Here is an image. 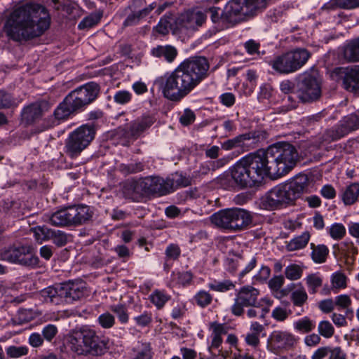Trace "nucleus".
Wrapping results in <instances>:
<instances>
[{
	"label": "nucleus",
	"mask_w": 359,
	"mask_h": 359,
	"mask_svg": "<svg viewBox=\"0 0 359 359\" xmlns=\"http://www.w3.org/2000/svg\"><path fill=\"white\" fill-rule=\"evenodd\" d=\"M339 197L345 205H353L359 198V182H353L346 186L340 191Z\"/></svg>",
	"instance_id": "nucleus-25"
},
{
	"label": "nucleus",
	"mask_w": 359,
	"mask_h": 359,
	"mask_svg": "<svg viewBox=\"0 0 359 359\" xmlns=\"http://www.w3.org/2000/svg\"><path fill=\"white\" fill-rule=\"evenodd\" d=\"M110 310L118 318L121 324H126L129 320L128 309L125 304H116L110 306Z\"/></svg>",
	"instance_id": "nucleus-41"
},
{
	"label": "nucleus",
	"mask_w": 359,
	"mask_h": 359,
	"mask_svg": "<svg viewBox=\"0 0 359 359\" xmlns=\"http://www.w3.org/2000/svg\"><path fill=\"white\" fill-rule=\"evenodd\" d=\"M344 118L351 132L359 128V110L353 114L344 116Z\"/></svg>",
	"instance_id": "nucleus-60"
},
{
	"label": "nucleus",
	"mask_w": 359,
	"mask_h": 359,
	"mask_svg": "<svg viewBox=\"0 0 359 359\" xmlns=\"http://www.w3.org/2000/svg\"><path fill=\"white\" fill-rule=\"evenodd\" d=\"M196 119L194 112L190 109H185L182 115L180 118V123L184 126L192 124Z\"/></svg>",
	"instance_id": "nucleus-59"
},
{
	"label": "nucleus",
	"mask_w": 359,
	"mask_h": 359,
	"mask_svg": "<svg viewBox=\"0 0 359 359\" xmlns=\"http://www.w3.org/2000/svg\"><path fill=\"white\" fill-rule=\"evenodd\" d=\"M51 240L59 247L64 246L68 241L67 234L60 230H52Z\"/></svg>",
	"instance_id": "nucleus-53"
},
{
	"label": "nucleus",
	"mask_w": 359,
	"mask_h": 359,
	"mask_svg": "<svg viewBox=\"0 0 359 359\" xmlns=\"http://www.w3.org/2000/svg\"><path fill=\"white\" fill-rule=\"evenodd\" d=\"M309 240L310 233L308 231H304L288 241L286 244V249L290 252L303 249L306 246Z\"/></svg>",
	"instance_id": "nucleus-31"
},
{
	"label": "nucleus",
	"mask_w": 359,
	"mask_h": 359,
	"mask_svg": "<svg viewBox=\"0 0 359 359\" xmlns=\"http://www.w3.org/2000/svg\"><path fill=\"white\" fill-rule=\"evenodd\" d=\"M168 182L172 186L171 192L180 187H186L189 185L190 180L182 173L175 172L168 177Z\"/></svg>",
	"instance_id": "nucleus-38"
},
{
	"label": "nucleus",
	"mask_w": 359,
	"mask_h": 359,
	"mask_svg": "<svg viewBox=\"0 0 359 359\" xmlns=\"http://www.w3.org/2000/svg\"><path fill=\"white\" fill-rule=\"evenodd\" d=\"M251 139L252 137L249 133L239 135L222 142L221 149L225 151L239 149V152L243 153L250 149L248 142Z\"/></svg>",
	"instance_id": "nucleus-21"
},
{
	"label": "nucleus",
	"mask_w": 359,
	"mask_h": 359,
	"mask_svg": "<svg viewBox=\"0 0 359 359\" xmlns=\"http://www.w3.org/2000/svg\"><path fill=\"white\" fill-rule=\"evenodd\" d=\"M295 339L292 334L287 331L274 330L267 339V349L273 353L278 354L280 350L290 348L294 344Z\"/></svg>",
	"instance_id": "nucleus-18"
},
{
	"label": "nucleus",
	"mask_w": 359,
	"mask_h": 359,
	"mask_svg": "<svg viewBox=\"0 0 359 359\" xmlns=\"http://www.w3.org/2000/svg\"><path fill=\"white\" fill-rule=\"evenodd\" d=\"M280 89L282 93L288 95L287 100L291 102L290 109L295 108L297 102L292 95H296V83L290 80H284L280 83Z\"/></svg>",
	"instance_id": "nucleus-35"
},
{
	"label": "nucleus",
	"mask_w": 359,
	"mask_h": 359,
	"mask_svg": "<svg viewBox=\"0 0 359 359\" xmlns=\"http://www.w3.org/2000/svg\"><path fill=\"white\" fill-rule=\"evenodd\" d=\"M95 133L94 126L90 124H84L75 129L65 140V154L71 158L79 156L94 140Z\"/></svg>",
	"instance_id": "nucleus-10"
},
{
	"label": "nucleus",
	"mask_w": 359,
	"mask_h": 359,
	"mask_svg": "<svg viewBox=\"0 0 359 359\" xmlns=\"http://www.w3.org/2000/svg\"><path fill=\"white\" fill-rule=\"evenodd\" d=\"M208 286L212 291L225 292L233 289L235 287V285L232 281L225 280L223 281L214 280L213 282L208 283Z\"/></svg>",
	"instance_id": "nucleus-45"
},
{
	"label": "nucleus",
	"mask_w": 359,
	"mask_h": 359,
	"mask_svg": "<svg viewBox=\"0 0 359 359\" xmlns=\"http://www.w3.org/2000/svg\"><path fill=\"white\" fill-rule=\"evenodd\" d=\"M304 280L306 282V285L308 287V290H309V292L310 294L316 293L318 289L323 284L322 278L316 273H311V274L308 275L304 278Z\"/></svg>",
	"instance_id": "nucleus-40"
},
{
	"label": "nucleus",
	"mask_w": 359,
	"mask_h": 359,
	"mask_svg": "<svg viewBox=\"0 0 359 359\" xmlns=\"http://www.w3.org/2000/svg\"><path fill=\"white\" fill-rule=\"evenodd\" d=\"M194 303L201 308L208 306L212 302V295L208 291L201 290L193 297Z\"/></svg>",
	"instance_id": "nucleus-39"
},
{
	"label": "nucleus",
	"mask_w": 359,
	"mask_h": 359,
	"mask_svg": "<svg viewBox=\"0 0 359 359\" xmlns=\"http://www.w3.org/2000/svg\"><path fill=\"white\" fill-rule=\"evenodd\" d=\"M132 98V94L128 90H118L114 95V100L118 104H126L128 103Z\"/></svg>",
	"instance_id": "nucleus-57"
},
{
	"label": "nucleus",
	"mask_w": 359,
	"mask_h": 359,
	"mask_svg": "<svg viewBox=\"0 0 359 359\" xmlns=\"http://www.w3.org/2000/svg\"><path fill=\"white\" fill-rule=\"evenodd\" d=\"M76 113L65 98L55 108L53 112V118H50L41 130L52 128L58 125L60 121L67 120L69 116Z\"/></svg>",
	"instance_id": "nucleus-19"
},
{
	"label": "nucleus",
	"mask_w": 359,
	"mask_h": 359,
	"mask_svg": "<svg viewBox=\"0 0 359 359\" xmlns=\"http://www.w3.org/2000/svg\"><path fill=\"white\" fill-rule=\"evenodd\" d=\"M50 23V15L43 6L27 1L7 16L3 30L9 39L27 41L42 35Z\"/></svg>",
	"instance_id": "nucleus-3"
},
{
	"label": "nucleus",
	"mask_w": 359,
	"mask_h": 359,
	"mask_svg": "<svg viewBox=\"0 0 359 359\" xmlns=\"http://www.w3.org/2000/svg\"><path fill=\"white\" fill-rule=\"evenodd\" d=\"M52 230L46 226H37L32 229L34 236L39 243L50 240Z\"/></svg>",
	"instance_id": "nucleus-43"
},
{
	"label": "nucleus",
	"mask_w": 359,
	"mask_h": 359,
	"mask_svg": "<svg viewBox=\"0 0 359 359\" xmlns=\"http://www.w3.org/2000/svg\"><path fill=\"white\" fill-rule=\"evenodd\" d=\"M209 330L211 339L210 348H218L223 341L222 337L227 334V327L223 323L214 321L210 323Z\"/></svg>",
	"instance_id": "nucleus-22"
},
{
	"label": "nucleus",
	"mask_w": 359,
	"mask_h": 359,
	"mask_svg": "<svg viewBox=\"0 0 359 359\" xmlns=\"http://www.w3.org/2000/svg\"><path fill=\"white\" fill-rule=\"evenodd\" d=\"M155 121L154 116L145 115L133 121L129 126L128 134L137 137L145 130L149 128Z\"/></svg>",
	"instance_id": "nucleus-23"
},
{
	"label": "nucleus",
	"mask_w": 359,
	"mask_h": 359,
	"mask_svg": "<svg viewBox=\"0 0 359 359\" xmlns=\"http://www.w3.org/2000/svg\"><path fill=\"white\" fill-rule=\"evenodd\" d=\"M58 332L56 325L48 324L45 325L41 330V335L44 340L51 342Z\"/></svg>",
	"instance_id": "nucleus-52"
},
{
	"label": "nucleus",
	"mask_w": 359,
	"mask_h": 359,
	"mask_svg": "<svg viewBox=\"0 0 359 359\" xmlns=\"http://www.w3.org/2000/svg\"><path fill=\"white\" fill-rule=\"evenodd\" d=\"M343 85L350 92L359 93V67L351 69L346 73Z\"/></svg>",
	"instance_id": "nucleus-28"
},
{
	"label": "nucleus",
	"mask_w": 359,
	"mask_h": 359,
	"mask_svg": "<svg viewBox=\"0 0 359 359\" xmlns=\"http://www.w3.org/2000/svg\"><path fill=\"white\" fill-rule=\"evenodd\" d=\"M294 330L301 334H306L316 327V322L308 316H304L293 323Z\"/></svg>",
	"instance_id": "nucleus-33"
},
{
	"label": "nucleus",
	"mask_w": 359,
	"mask_h": 359,
	"mask_svg": "<svg viewBox=\"0 0 359 359\" xmlns=\"http://www.w3.org/2000/svg\"><path fill=\"white\" fill-rule=\"evenodd\" d=\"M151 314L147 311H144L141 315L134 318L136 324L141 327L147 326L151 322Z\"/></svg>",
	"instance_id": "nucleus-64"
},
{
	"label": "nucleus",
	"mask_w": 359,
	"mask_h": 359,
	"mask_svg": "<svg viewBox=\"0 0 359 359\" xmlns=\"http://www.w3.org/2000/svg\"><path fill=\"white\" fill-rule=\"evenodd\" d=\"M40 294L46 302L55 305L70 304L83 297L87 294V288L83 280H69L46 287Z\"/></svg>",
	"instance_id": "nucleus-6"
},
{
	"label": "nucleus",
	"mask_w": 359,
	"mask_h": 359,
	"mask_svg": "<svg viewBox=\"0 0 359 359\" xmlns=\"http://www.w3.org/2000/svg\"><path fill=\"white\" fill-rule=\"evenodd\" d=\"M341 54L348 62H359V38L345 44Z\"/></svg>",
	"instance_id": "nucleus-29"
},
{
	"label": "nucleus",
	"mask_w": 359,
	"mask_h": 359,
	"mask_svg": "<svg viewBox=\"0 0 359 359\" xmlns=\"http://www.w3.org/2000/svg\"><path fill=\"white\" fill-rule=\"evenodd\" d=\"M170 186L168 177L165 180L159 177H149L142 181L130 184L128 189H132L133 193L127 196L133 201H137L140 196L146 194L163 196L171 193Z\"/></svg>",
	"instance_id": "nucleus-11"
},
{
	"label": "nucleus",
	"mask_w": 359,
	"mask_h": 359,
	"mask_svg": "<svg viewBox=\"0 0 359 359\" xmlns=\"http://www.w3.org/2000/svg\"><path fill=\"white\" fill-rule=\"evenodd\" d=\"M329 233L332 238L338 241L345 236L346 228L341 223H334L330 227Z\"/></svg>",
	"instance_id": "nucleus-49"
},
{
	"label": "nucleus",
	"mask_w": 359,
	"mask_h": 359,
	"mask_svg": "<svg viewBox=\"0 0 359 359\" xmlns=\"http://www.w3.org/2000/svg\"><path fill=\"white\" fill-rule=\"evenodd\" d=\"M99 91L100 88L96 83L89 82L71 91L65 98L74 111L78 112L94 101Z\"/></svg>",
	"instance_id": "nucleus-14"
},
{
	"label": "nucleus",
	"mask_w": 359,
	"mask_h": 359,
	"mask_svg": "<svg viewBox=\"0 0 359 359\" xmlns=\"http://www.w3.org/2000/svg\"><path fill=\"white\" fill-rule=\"evenodd\" d=\"M245 258L241 255H234L233 257H228L225 261V268L227 271L234 273L238 267L243 264Z\"/></svg>",
	"instance_id": "nucleus-46"
},
{
	"label": "nucleus",
	"mask_w": 359,
	"mask_h": 359,
	"mask_svg": "<svg viewBox=\"0 0 359 359\" xmlns=\"http://www.w3.org/2000/svg\"><path fill=\"white\" fill-rule=\"evenodd\" d=\"M120 170L125 175L137 173L144 170V165L141 162L130 163L129 164H121Z\"/></svg>",
	"instance_id": "nucleus-48"
},
{
	"label": "nucleus",
	"mask_w": 359,
	"mask_h": 359,
	"mask_svg": "<svg viewBox=\"0 0 359 359\" xmlns=\"http://www.w3.org/2000/svg\"><path fill=\"white\" fill-rule=\"evenodd\" d=\"M153 356L151 344L145 341H137L130 353V359H152Z\"/></svg>",
	"instance_id": "nucleus-24"
},
{
	"label": "nucleus",
	"mask_w": 359,
	"mask_h": 359,
	"mask_svg": "<svg viewBox=\"0 0 359 359\" xmlns=\"http://www.w3.org/2000/svg\"><path fill=\"white\" fill-rule=\"evenodd\" d=\"M210 64L205 57H193L180 63L173 71L156 81L163 96L172 102H180L209 75Z\"/></svg>",
	"instance_id": "nucleus-2"
},
{
	"label": "nucleus",
	"mask_w": 359,
	"mask_h": 359,
	"mask_svg": "<svg viewBox=\"0 0 359 359\" xmlns=\"http://www.w3.org/2000/svg\"><path fill=\"white\" fill-rule=\"evenodd\" d=\"M311 57V53L305 48H296L293 50L276 56L269 65L276 72L289 74L300 69Z\"/></svg>",
	"instance_id": "nucleus-9"
},
{
	"label": "nucleus",
	"mask_w": 359,
	"mask_h": 359,
	"mask_svg": "<svg viewBox=\"0 0 359 359\" xmlns=\"http://www.w3.org/2000/svg\"><path fill=\"white\" fill-rule=\"evenodd\" d=\"M243 46L249 55H254L257 54V55H260V43L258 41L254 39H249L244 43Z\"/></svg>",
	"instance_id": "nucleus-58"
},
{
	"label": "nucleus",
	"mask_w": 359,
	"mask_h": 359,
	"mask_svg": "<svg viewBox=\"0 0 359 359\" xmlns=\"http://www.w3.org/2000/svg\"><path fill=\"white\" fill-rule=\"evenodd\" d=\"M242 22L264 12L272 0H233Z\"/></svg>",
	"instance_id": "nucleus-17"
},
{
	"label": "nucleus",
	"mask_w": 359,
	"mask_h": 359,
	"mask_svg": "<svg viewBox=\"0 0 359 359\" xmlns=\"http://www.w3.org/2000/svg\"><path fill=\"white\" fill-rule=\"evenodd\" d=\"M273 89L269 84H263L260 86L257 98L259 102L269 100L272 95Z\"/></svg>",
	"instance_id": "nucleus-63"
},
{
	"label": "nucleus",
	"mask_w": 359,
	"mask_h": 359,
	"mask_svg": "<svg viewBox=\"0 0 359 359\" xmlns=\"http://www.w3.org/2000/svg\"><path fill=\"white\" fill-rule=\"evenodd\" d=\"M149 299L158 309H161L170 300V296L163 290H155L151 293Z\"/></svg>",
	"instance_id": "nucleus-36"
},
{
	"label": "nucleus",
	"mask_w": 359,
	"mask_h": 359,
	"mask_svg": "<svg viewBox=\"0 0 359 359\" xmlns=\"http://www.w3.org/2000/svg\"><path fill=\"white\" fill-rule=\"evenodd\" d=\"M303 274V268L298 264H292L286 266L285 269V277L290 280L300 279Z\"/></svg>",
	"instance_id": "nucleus-44"
},
{
	"label": "nucleus",
	"mask_w": 359,
	"mask_h": 359,
	"mask_svg": "<svg viewBox=\"0 0 359 359\" xmlns=\"http://www.w3.org/2000/svg\"><path fill=\"white\" fill-rule=\"evenodd\" d=\"M297 286L298 287L292 292L290 299L294 306H302L307 302L308 294L301 283Z\"/></svg>",
	"instance_id": "nucleus-37"
},
{
	"label": "nucleus",
	"mask_w": 359,
	"mask_h": 359,
	"mask_svg": "<svg viewBox=\"0 0 359 359\" xmlns=\"http://www.w3.org/2000/svg\"><path fill=\"white\" fill-rule=\"evenodd\" d=\"M206 15L202 11L187 13L182 15V20L187 29H196L201 27L206 20Z\"/></svg>",
	"instance_id": "nucleus-27"
},
{
	"label": "nucleus",
	"mask_w": 359,
	"mask_h": 359,
	"mask_svg": "<svg viewBox=\"0 0 359 359\" xmlns=\"http://www.w3.org/2000/svg\"><path fill=\"white\" fill-rule=\"evenodd\" d=\"M100 325L104 329H109L115 324V317L109 312H105L99 316L97 318Z\"/></svg>",
	"instance_id": "nucleus-51"
},
{
	"label": "nucleus",
	"mask_w": 359,
	"mask_h": 359,
	"mask_svg": "<svg viewBox=\"0 0 359 359\" xmlns=\"http://www.w3.org/2000/svg\"><path fill=\"white\" fill-rule=\"evenodd\" d=\"M70 350L78 355H101L103 342L93 328L84 325L73 330L67 337Z\"/></svg>",
	"instance_id": "nucleus-5"
},
{
	"label": "nucleus",
	"mask_w": 359,
	"mask_h": 359,
	"mask_svg": "<svg viewBox=\"0 0 359 359\" xmlns=\"http://www.w3.org/2000/svg\"><path fill=\"white\" fill-rule=\"evenodd\" d=\"M290 313L291 311L285 307L276 306L271 312V317L277 321L283 322L289 317Z\"/></svg>",
	"instance_id": "nucleus-54"
},
{
	"label": "nucleus",
	"mask_w": 359,
	"mask_h": 359,
	"mask_svg": "<svg viewBox=\"0 0 359 359\" xmlns=\"http://www.w3.org/2000/svg\"><path fill=\"white\" fill-rule=\"evenodd\" d=\"M0 255L3 260L28 268H35L39 264V257L25 245L8 247L2 250Z\"/></svg>",
	"instance_id": "nucleus-15"
},
{
	"label": "nucleus",
	"mask_w": 359,
	"mask_h": 359,
	"mask_svg": "<svg viewBox=\"0 0 359 359\" xmlns=\"http://www.w3.org/2000/svg\"><path fill=\"white\" fill-rule=\"evenodd\" d=\"M340 8L352 10L359 8V0H332L331 2L324 4L323 9H334Z\"/></svg>",
	"instance_id": "nucleus-34"
},
{
	"label": "nucleus",
	"mask_w": 359,
	"mask_h": 359,
	"mask_svg": "<svg viewBox=\"0 0 359 359\" xmlns=\"http://www.w3.org/2000/svg\"><path fill=\"white\" fill-rule=\"evenodd\" d=\"M297 158L293 145L278 142L242 157L219 178V183L229 190L256 187L267 177H280L287 174Z\"/></svg>",
	"instance_id": "nucleus-1"
},
{
	"label": "nucleus",
	"mask_w": 359,
	"mask_h": 359,
	"mask_svg": "<svg viewBox=\"0 0 359 359\" xmlns=\"http://www.w3.org/2000/svg\"><path fill=\"white\" fill-rule=\"evenodd\" d=\"M310 246L312 260L317 264L324 263L329 253L328 248L323 244L315 245L314 243H311Z\"/></svg>",
	"instance_id": "nucleus-32"
},
{
	"label": "nucleus",
	"mask_w": 359,
	"mask_h": 359,
	"mask_svg": "<svg viewBox=\"0 0 359 359\" xmlns=\"http://www.w3.org/2000/svg\"><path fill=\"white\" fill-rule=\"evenodd\" d=\"M332 346H326L318 348L312 354L311 359H325L329 357Z\"/></svg>",
	"instance_id": "nucleus-61"
},
{
	"label": "nucleus",
	"mask_w": 359,
	"mask_h": 359,
	"mask_svg": "<svg viewBox=\"0 0 359 359\" xmlns=\"http://www.w3.org/2000/svg\"><path fill=\"white\" fill-rule=\"evenodd\" d=\"M205 11L210 13L212 23L218 26L224 23L234 25L242 22L233 0H229L222 12L220 8L214 6L206 8Z\"/></svg>",
	"instance_id": "nucleus-16"
},
{
	"label": "nucleus",
	"mask_w": 359,
	"mask_h": 359,
	"mask_svg": "<svg viewBox=\"0 0 359 359\" xmlns=\"http://www.w3.org/2000/svg\"><path fill=\"white\" fill-rule=\"evenodd\" d=\"M42 109L39 104H32L25 107L22 111V119L27 124H30L41 117Z\"/></svg>",
	"instance_id": "nucleus-30"
},
{
	"label": "nucleus",
	"mask_w": 359,
	"mask_h": 359,
	"mask_svg": "<svg viewBox=\"0 0 359 359\" xmlns=\"http://www.w3.org/2000/svg\"><path fill=\"white\" fill-rule=\"evenodd\" d=\"M333 288L339 289L346 287V277L341 272H335L331 276Z\"/></svg>",
	"instance_id": "nucleus-55"
},
{
	"label": "nucleus",
	"mask_w": 359,
	"mask_h": 359,
	"mask_svg": "<svg viewBox=\"0 0 359 359\" xmlns=\"http://www.w3.org/2000/svg\"><path fill=\"white\" fill-rule=\"evenodd\" d=\"M170 27V18L164 15L162 17L158 25L156 27V31L162 34H166L169 32V28Z\"/></svg>",
	"instance_id": "nucleus-62"
},
{
	"label": "nucleus",
	"mask_w": 359,
	"mask_h": 359,
	"mask_svg": "<svg viewBox=\"0 0 359 359\" xmlns=\"http://www.w3.org/2000/svg\"><path fill=\"white\" fill-rule=\"evenodd\" d=\"M93 217V212L86 205L70 206L53 212L49 217V222L55 226H76L82 225Z\"/></svg>",
	"instance_id": "nucleus-8"
},
{
	"label": "nucleus",
	"mask_w": 359,
	"mask_h": 359,
	"mask_svg": "<svg viewBox=\"0 0 359 359\" xmlns=\"http://www.w3.org/2000/svg\"><path fill=\"white\" fill-rule=\"evenodd\" d=\"M321 83L313 75L304 73L296 82V97L302 103H311L320 99Z\"/></svg>",
	"instance_id": "nucleus-13"
},
{
	"label": "nucleus",
	"mask_w": 359,
	"mask_h": 359,
	"mask_svg": "<svg viewBox=\"0 0 359 359\" xmlns=\"http://www.w3.org/2000/svg\"><path fill=\"white\" fill-rule=\"evenodd\" d=\"M210 219L212 224L219 228L238 231L247 229L252 223V217L249 211L236 208L215 212Z\"/></svg>",
	"instance_id": "nucleus-7"
},
{
	"label": "nucleus",
	"mask_w": 359,
	"mask_h": 359,
	"mask_svg": "<svg viewBox=\"0 0 359 359\" xmlns=\"http://www.w3.org/2000/svg\"><path fill=\"white\" fill-rule=\"evenodd\" d=\"M259 291L250 285L242 287L236 294L234 303L231 306V313L236 316H241L244 313V309L249 306H259L260 302L268 306H271L273 301L264 297L258 300Z\"/></svg>",
	"instance_id": "nucleus-12"
},
{
	"label": "nucleus",
	"mask_w": 359,
	"mask_h": 359,
	"mask_svg": "<svg viewBox=\"0 0 359 359\" xmlns=\"http://www.w3.org/2000/svg\"><path fill=\"white\" fill-rule=\"evenodd\" d=\"M29 352V348L27 346H9L6 348V353L8 357L11 358H18L22 356L27 355Z\"/></svg>",
	"instance_id": "nucleus-47"
},
{
	"label": "nucleus",
	"mask_w": 359,
	"mask_h": 359,
	"mask_svg": "<svg viewBox=\"0 0 359 359\" xmlns=\"http://www.w3.org/2000/svg\"><path fill=\"white\" fill-rule=\"evenodd\" d=\"M318 333L325 338H330L334 333V328L328 320H322L318 326Z\"/></svg>",
	"instance_id": "nucleus-50"
},
{
	"label": "nucleus",
	"mask_w": 359,
	"mask_h": 359,
	"mask_svg": "<svg viewBox=\"0 0 359 359\" xmlns=\"http://www.w3.org/2000/svg\"><path fill=\"white\" fill-rule=\"evenodd\" d=\"M351 132V130L344 117L337 126L324 132L321 137L322 141L326 143L337 141Z\"/></svg>",
	"instance_id": "nucleus-20"
},
{
	"label": "nucleus",
	"mask_w": 359,
	"mask_h": 359,
	"mask_svg": "<svg viewBox=\"0 0 359 359\" xmlns=\"http://www.w3.org/2000/svg\"><path fill=\"white\" fill-rule=\"evenodd\" d=\"M309 179L305 174L296 175L290 181L276 186L263 198L267 208L273 209L292 202L305 192H308Z\"/></svg>",
	"instance_id": "nucleus-4"
},
{
	"label": "nucleus",
	"mask_w": 359,
	"mask_h": 359,
	"mask_svg": "<svg viewBox=\"0 0 359 359\" xmlns=\"http://www.w3.org/2000/svg\"><path fill=\"white\" fill-rule=\"evenodd\" d=\"M102 13L95 12L84 18L78 25L79 29L92 27L96 25L100 20Z\"/></svg>",
	"instance_id": "nucleus-42"
},
{
	"label": "nucleus",
	"mask_w": 359,
	"mask_h": 359,
	"mask_svg": "<svg viewBox=\"0 0 359 359\" xmlns=\"http://www.w3.org/2000/svg\"><path fill=\"white\" fill-rule=\"evenodd\" d=\"M181 254V250L178 245L170 243L165 250V255L168 259L177 260Z\"/></svg>",
	"instance_id": "nucleus-56"
},
{
	"label": "nucleus",
	"mask_w": 359,
	"mask_h": 359,
	"mask_svg": "<svg viewBox=\"0 0 359 359\" xmlns=\"http://www.w3.org/2000/svg\"><path fill=\"white\" fill-rule=\"evenodd\" d=\"M151 54L154 57L164 59L166 62L171 63L176 58L177 50L171 45H158L151 50Z\"/></svg>",
	"instance_id": "nucleus-26"
}]
</instances>
